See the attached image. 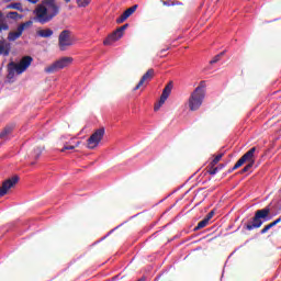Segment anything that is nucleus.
<instances>
[{"label": "nucleus", "instance_id": "nucleus-1", "mask_svg": "<svg viewBox=\"0 0 281 281\" xmlns=\"http://www.w3.org/2000/svg\"><path fill=\"white\" fill-rule=\"evenodd\" d=\"M269 214H271V205H267L261 210H257L251 221L244 224V229H247V232H252V229H260L265 221L271 220Z\"/></svg>", "mask_w": 281, "mask_h": 281}, {"label": "nucleus", "instance_id": "nucleus-2", "mask_svg": "<svg viewBox=\"0 0 281 281\" xmlns=\"http://www.w3.org/2000/svg\"><path fill=\"white\" fill-rule=\"evenodd\" d=\"M205 81H201L189 98L190 111H199V109H201L203 101L205 100Z\"/></svg>", "mask_w": 281, "mask_h": 281}, {"label": "nucleus", "instance_id": "nucleus-3", "mask_svg": "<svg viewBox=\"0 0 281 281\" xmlns=\"http://www.w3.org/2000/svg\"><path fill=\"white\" fill-rule=\"evenodd\" d=\"M37 12L38 13L35 16V21H37V23H41V25H45V23H49L52 19L60 14V7L57 5V11L52 7H42L37 10Z\"/></svg>", "mask_w": 281, "mask_h": 281}, {"label": "nucleus", "instance_id": "nucleus-4", "mask_svg": "<svg viewBox=\"0 0 281 281\" xmlns=\"http://www.w3.org/2000/svg\"><path fill=\"white\" fill-rule=\"evenodd\" d=\"M258 147H251L248 151H246L241 159L246 162V166L240 170V175H251L254 172V166H256V155H258Z\"/></svg>", "mask_w": 281, "mask_h": 281}, {"label": "nucleus", "instance_id": "nucleus-5", "mask_svg": "<svg viewBox=\"0 0 281 281\" xmlns=\"http://www.w3.org/2000/svg\"><path fill=\"white\" fill-rule=\"evenodd\" d=\"M72 61L74 58L71 57H61L60 59L54 61L48 67H46L44 71L45 74H56L61 69H65V67H69V65H71Z\"/></svg>", "mask_w": 281, "mask_h": 281}, {"label": "nucleus", "instance_id": "nucleus-6", "mask_svg": "<svg viewBox=\"0 0 281 281\" xmlns=\"http://www.w3.org/2000/svg\"><path fill=\"white\" fill-rule=\"evenodd\" d=\"M71 45H74L71 42V31H61L58 36V47L60 52H67V47H71Z\"/></svg>", "mask_w": 281, "mask_h": 281}, {"label": "nucleus", "instance_id": "nucleus-7", "mask_svg": "<svg viewBox=\"0 0 281 281\" xmlns=\"http://www.w3.org/2000/svg\"><path fill=\"white\" fill-rule=\"evenodd\" d=\"M127 27L128 23L116 29L114 32L106 36V38L103 41V45H113V43H117V41L124 36V32H126Z\"/></svg>", "mask_w": 281, "mask_h": 281}, {"label": "nucleus", "instance_id": "nucleus-8", "mask_svg": "<svg viewBox=\"0 0 281 281\" xmlns=\"http://www.w3.org/2000/svg\"><path fill=\"white\" fill-rule=\"evenodd\" d=\"M104 127H101L90 135L87 140L88 148H90V150H93V148H98V145L100 144V142H102V137H104Z\"/></svg>", "mask_w": 281, "mask_h": 281}, {"label": "nucleus", "instance_id": "nucleus-9", "mask_svg": "<svg viewBox=\"0 0 281 281\" xmlns=\"http://www.w3.org/2000/svg\"><path fill=\"white\" fill-rule=\"evenodd\" d=\"M33 61L34 58H32V56H24L19 64L14 63L13 68L15 69L18 76H21V74H25V71H27V68L32 65Z\"/></svg>", "mask_w": 281, "mask_h": 281}, {"label": "nucleus", "instance_id": "nucleus-10", "mask_svg": "<svg viewBox=\"0 0 281 281\" xmlns=\"http://www.w3.org/2000/svg\"><path fill=\"white\" fill-rule=\"evenodd\" d=\"M20 180V177H12L4 180L0 187V196H5V194H8V192H10V190H12V188H14Z\"/></svg>", "mask_w": 281, "mask_h": 281}, {"label": "nucleus", "instance_id": "nucleus-11", "mask_svg": "<svg viewBox=\"0 0 281 281\" xmlns=\"http://www.w3.org/2000/svg\"><path fill=\"white\" fill-rule=\"evenodd\" d=\"M170 93H172V81H170L162 90L160 99L158 103L154 106V111H159L164 104H166V100L170 98Z\"/></svg>", "mask_w": 281, "mask_h": 281}, {"label": "nucleus", "instance_id": "nucleus-12", "mask_svg": "<svg viewBox=\"0 0 281 281\" xmlns=\"http://www.w3.org/2000/svg\"><path fill=\"white\" fill-rule=\"evenodd\" d=\"M137 8H139V4H134L133 7L126 9L117 19H116V23H124V21H126V19H128L130 16H133V14H135V11L137 10Z\"/></svg>", "mask_w": 281, "mask_h": 281}, {"label": "nucleus", "instance_id": "nucleus-13", "mask_svg": "<svg viewBox=\"0 0 281 281\" xmlns=\"http://www.w3.org/2000/svg\"><path fill=\"white\" fill-rule=\"evenodd\" d=\"M12 44L5 40H0V56H10Z\"/></svg>", "mask_w": 281, "mask_h": 281}, {"label": "nucleus", "instance_id": "nucleus-14", "mask_svg": "<svg viewBox=\"0 0 281 281\" xmlns=\"http://www.w3.org/2000/svg\"><path fill=\"white\" fill-rule=\"evenodd\" d=\"M13 67H14V61H10L8 64V75L5 79V82L8 85H12V82H14V74H16V70Z\"/></svg>", "mask_w": 281, "mask_h": 281}, {"label": "nucleus", "instance_id": "nucleus-15", "mask_svg": "<svg viewBox=\"0 0 281 281\" xmlns=\"http://www.w3.org/2000/svg\"><path fill=\"white\" fill-rule=\"evenodd\" d=\"M37 36H40L41 38H49L54 36V31L52 29L40 30L37 31Z\"/></svg>", "mask_w": 281, "mask_h": 281}, {"label": "nucleus", "instance_id": "nucleus-16", "mask_svg": "<svg viewBox=\"0 0 281 281\" xmlns=\"http://www.w3.org/2000/svg\"><path fill=\"white\" fill-rule=\"evenodd\" d=\"M14 131L13 125H7L2 132L0 133V139H8V135H10Z\"/></svg>", "mask_w": 281, "mask_h": 281}, {"label": "nucleus", "instance_id": "nucleus-17", "mask_svg": "<svg viewBox=\"0 0 281 281\" xmlns=\"http://www.w3.org/2000/svg\"><path fill=\"white\" fill-rule=\"evenodd\" d=\"M155 75V69L150 68L146 71V74L143 75V77L139 80V85H144V82H146V80H149V78H153V76Z\"/></svg>", "mask_w": 281, "mask_h": 281}, {"label": "nucleus", "instance_id": "nucleus-18", "mask_svg": "<svg viewBox=\"0 0 281 281\" xmlns=\"http://www.w3.org/2000/svg\"><path fill=\"white\" fill-rule=\"evenodd\" d=\"M42 7L53 8L55 12L58 11V4H56V0H43Z\"/></svg>", "mask_w": 281, "mask_h": 281}, {"label": "nucleus", "instance_id": "nucleus-19", "mask_svg": "<svg viewBox=\"0 0 281 281\" xmlns=\"http://www.w3.org/2000/svg\"><path fill=\"white\" fill-rule=\"evenodd\" d=\"M7 8L9 10H19V12H23V5L21 4V2H13L11 4H8Z\"/></svg>", "mask_w": 281, "mask_h": 281}, {"label": "nucleus", "instance_id": "nucleus-20", "mask_svg": "<svg viewBox=\"0 0 281 281\" xmlns=\"http://www.w3.org/2000/svg\"><path fill=\"white\" fill-rule=\"evenodd\" d=\"M245 160L243 159V157H240L237 162L234 165L233 168L228 169V172H234V170H238V168H240L241 166H245Z\"/></svg>", "mask_w": 281, "mask_h": 281}, {"label": "nucleus", "instance_id": "nucleus-21", "mask_svg": "<svg viewBox=\"0 0 281 281\" xmlns=\"http://www.w3.org/2000/svg\"><path fill=\"white\" fill-rule=\"evenodd\" d=\"M207 225H210V222L204 217L202 221L198 223L194 231L199 232V229H203V227H207Z\"/></svg>", "mask_w": 281, "mask_h": 281}, {"label": "nucleus", "instance_id": "nucleus-22", "mask_svg": "<svg viewBox=\"0 0 281 281\" xmlns=\"http://www.w3.org/2000/svg\"><path fill=\"white\" fill-rule=\"evenodd\" d=\"M218 172V167L211 168L209 170H205L204 173H200L199 177H207V175H216Z\"/></svg>", "mask_w": 281, "mask_h": 281}, {"label": "nucleus", "instance_id": "nucleus-23", "mask_svg": "<svg viewBox=\"0 0 281 281\" xmlns=\"http://www.w3.org/2000/svg\"><path fill=\"white\" fill-rule=\"evenodd\" d=\"M225 54V50L221 52L220 54L215 55L211 61L210 65H216V63H218V60H221V58H223V55Z\"/></svg>", "mask_w": 281, "mask_h": 281}, {"label": "nucleus", "instance_id": "nucleus-24", "mask_svg": "<svg viewBox=\"0 0 281 281\" xmlns=\"http://www.w3.org/2000/svg\"><path fill=\"white\" fill-rule=\"evenodd\" d=\"M8 19H12L13 21H16V19H23V15L19 14V12L11 11L8 13Z\"/></svg>", "mask_w": 281, "mask_h": 281}, {"label": "nucleus", "instance_id": "nucleus-25", "mask_svg": "<svg viewBox=\"0 0 281 281\" xmlns=\"http://www.w3.org/2000/svg\"><path fill=\"white\" fill-rule=\"evenodd\" d=\"M18 38H21V35L16 32H9L8 34V41L10 42H14L16 41Z\"/></svg>", "mask_w": 281, "mask_h": 281}, {"label": "nucleus", "instance_id": "nucleus-26", "mask_svg": "<svg viewBox=\"0 0 281 281\" xmlns=\"http://www.w3.org/2000/svg\"><path fill=\"white\" fill-rule=\"evenodd\" d=\"M42 153L43 151L41 150V148H35L33 150V153L31 154V158L32 159H38L41 157Z\"/></svg>", "mask_w": 281, "mask_h": 281}, {"label": "nucleus", "instance_id": "nucleus-27", "mask_svg": "<svg viewBox=\"0 0 281 281\" xmlns=\"http://www.w3.org/2000/svg\"><path fill=\"white\" fill-rule=\"evenodd\" d=\"M91 3V0H77L78 8H87Z\"/></svg>", "mask_w": 281, "mask_h": 281}, {"label": "nucleus", "instance_id": "nucleus-28", "mask_svg": "<svg viewBox=\"0 0 281 281\" xmlns=\"http://www.w3.org/2000/svg\"><path fill=\"white\" fill-rule=\"evenodd\" d=\"M214 214H216V210H212L211 212H209L204 218L210 223V221L214 218Z\"/></svg>", "mask_w": 281, "mask_h": 281}, {"label": "nucleus", "instance_id": "nucleus-29", "mask_svg": "<svg viewBox=\"0 0 281 281\" xmlns=\"http://www.w3.org/2000/svg\"><path fill=\"white\" fill-rule=\"evenodd\" d=\"M214 214H216V210H212L211 212H209L204 218L210 223V221L214 218Z\"/></svg>", "mask_w": 281, "mask_h": 281}, {"label": "nucleus", "instance_id": "nucleus-30", "mask_svg": "<svg viewBox=\"0 0 281 281\" xmlns=\"http://www.w3.org/2000/svg\"><path fill=\"white\" fill-rule=\"evenodd\" d=\"M75 149H76V146H74V145H65L61 148L60 153H65V150H75Z\"/></svg>", "mask_w": 281, "mask_h": 281}, {"label": "nucleus", "instance_id": "nucleus-31", "mask_svg": "<svg viewBox=\"0 0 281 281\" xmlns=\"http://www.w3.org/2000/svg\"><path fill=\"white\" fill-rule=\"evenodd\" d=\"M8 30H10V25H8V23H2L0 24V32H8Z\"/></svg>", "mask_w": 281, "mask_h": 281}, {"label": "nucleus", "instance_id": "nucleus-32", "mask_svg": "<svg viewBox=\"0 0 281 281\" xmlns=\"http://www.w3.org/2000/svg\"><path fill=\"white\" fill-rule=\"evenodd\" d=\"M221 159H223V154H218V155L212 160L213 166H216V164H218V161H221Z\"/></svg>", "mask_w": 281, "mask_h": 281}, {"label": "nucleus", "instance_id": "nucleus-33", "mask_svg": "<svg viewBox=\"0 0 281 281\" xmlns=\"http://www.w3.org/2000/svg\"><path fill=\"white\" fill-rule=\"evenodd\" d=\"M23 32H25V26L22 25V24H20V25L18 26L16 33H18L20 36H23Z\"/></svg>", "mask_w": 281, "mask_h": 281}, {"label": "nucleus", "instance_id": "nucleus-34", "mask_svg": "<svg viewBox=\"0 0 281 281\" xmlns=\"http://www.w3.org/2000/svg\"><path fill=\"white\" fill-rule=\"evenodd\" d=\"M33 23L34 22L32 20H29V21L22 23V25L24 26V30H25L26 27H32Z\"/></svg>", "mask_w": 281, "mask_h": 281}, {"label": "nucleus", "instance_id": "nucleus-35", "mask_svg": "<svg viewBox=\"0 0 281 281\" xmlns=\"http://www.w3.org/2000/svg\"><path fill=\"white\" fill-rule=\"evenodd\" d=\"M269 229H271V226L269 224H267L261 231L260 234H267V232H269Z\"/></svg>", "mask_w": 281, "mask_h": 281}, {"label": "nucleus", "instance_id": "nucleus-36", "mask_svg": "<svg viewBox=\"0 0 281 281\" xmlns=\"http://www.w3.org/2000/svg\"><path fill=\"white\" fill-rule=\"evenodd\" d=\"M169 49H170V47L162 48V49L160 50V53L158 54V56H160V58H164L165 52H168Z\"/></svg>", "mask_w": 281, "mask_h": 281}, {"label": "nucleus", "instance_id": "nucleus-37", "mask_svg": "<svg viewBox=\"0 0 281 281\" xmlns=\"http://www.w3.org/2000/svg\"><path fill=\"white\" fill-rule=\"evenodd\" d=\"M2 23H5V15H3V12L0 11V25Z\"/></svg>", "mask_w": 281, "mask_h": 281}, {"label": "nucleus", "instance_id": "nucleus-38", "mask_svg": "<svg viewBox=\"0 0 281 281\" xmlns=\"http://www.w3.org/2000/svg\"><path fill=\"white\" fill-rule=\"evenodd\" d=\"M268 225H270V228H273V227H276V225H278L277 224V222L276 221H273V222H271L270 224H268Z\"/></svg>", "mask_w": 281, "mask_h": 281}, {"label": "nucleus", "instance_id": "nucleus-39", "mask_svg": "<svg viewBox=\"0 0 281 281\" xmlns=\"http://www.w3.org/2000/svg\"><path fill=\"white\" fill-rule=\"evenodd\" d=\"M26 1H29V3L36 4V3H38V1H41V0H26Z\"/></svg>", "mask_w": 281, "mask_h": 281}, {"label": "nucleus", "instance_id": "nucleus-40", "mask_svg": "<svg viewBox=\"0 0 281 281\" xmlns=\"http://www.w3.org/2000/svg\"><path fill=\"white\" fill-rule=\"evenodd\" d=\"M274 222L277 223V225H279V223H281V215L277 220H274Z\"/></svg>", "mask_w": 281, "mask_h": 281}, {"label": "nucleus", "instance_id": "nucleus-41", "mask_svg": "<svg viewBox=\"0 0 281 281\" xmlns=\"http://www.w3.org/2000/svg\"><path fill=\"white\" fill-rule=\"evenodd\" d=\"M139 87H142V85H139V81H138V83H137L136 87L134 88V91H137V89H139Z\"/></svg>", "mask_w": 281, "mask_h": 281}, {"label": "nucleus", "instance_id": "nucleus-42", "mask_svg": "<svg viewBox=\"0 0 281 281\" xmlns=\"http://www.w3.org/2000/svg\"><path fill=\"white\" fill-rule=\"evenodd\" d=\"M29 164H30L31 166H34L35 162H34V161H29Z\"/></svg>", "mask_w": 281, "mask_h": 281}, {"label": "nucleus", "instance_id": "nucleus-43", "mask_svg": "<svg viewBox=\"0 0 281 281\" xmlns=\"http://www.w3.org/2000/svg\"><path fill=\"white\" fill-rule=\"evenodd\" d=\"M191 177H196V172L192 173Z\"/></svg>", "mask_w": 281, "mask_h": 281}, {"label": "nucleus", "instance_id": "nucleus-44", "mask_svg": "<svg viewBox=\"0 0 281 281\" xmlns=\"http://www.w3.org/2000/svg\"><path fill=\"white\" fill-rule=\"evenodd\" d=\"M66 1V3H69L71 0H65Z\"/></svg>", "mask_w": 281, "mask_h": 281}, {"label": "nucleus", "instance_id": "nucleus-45", "mask_svg": "<svg viewBox=\"0 0 281 281\" xmlns=\"http://www.w3.org/2000/svg\"><path fill=\"white\" fill-rule=\"evenodd\" d=\"M12 177H19V175L15 173V175H12Z\"/></svg>", "mask_w": 281, "mask_h": 281}, {"label": "nucleus", "instance_id": "nucleus-46", "mask_svg": "<svg viewBox=\"0 0 281 281\" xmlns=\"http://www.w3.org/2000/svg\"><path fill=\"white\" fill-rule=\"evenodd\" d=\"M79 145H80V142H78L76 146H79Z\"/></svg>", "mask_w": 281, "mask_h": 281}, {"label": "nucleus", "instance_id": "nucleus-47", "mask_svg": "<svg viewBox=\"0 0 281 281\" xmlns=\"http://www.w3.org/2000/svg\"><path fill=\"white\" fill-rule=\"evenodd\" d=\"M138 281H144V279H139Z\"/></svg>", "mask_w": 281, "mask_h": 281}]
</instances>
